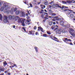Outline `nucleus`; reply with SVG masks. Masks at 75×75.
Segmentation results:
<instances>
[{"label": "nucleus", "mask_w": 75, "mask_h": 75, "mask_svg": "<svg viewBox=\"0 0 75 75\" xmlns=\"http://www.w3.org/2000/svg\"><path fill=\"white\" fill-rule=\"evenodd\" d=\"M14 67H17V64H15L14 65Z\"/></svg>", "instance_id": "obj_63"}, {"label": "nucleus", "mask_w": 75, "mask_h": 75, "mask_svg": "<svg viewBox=\"0 0 75 75\" xmlns=\"http://www.w3.org/2000/svg\"><path fill=\"white\" fill-rule=\"evenodd\" d=\"M7 9V8L5 9V10H4V11H5V12H7V11H8Z\"/></svg>", "instance_id": "obj_46"}, {"label": "nucleus", "mask_w": 75, "mask_h": 75, "mask_svg": "<svg viewBox=\"0 0 75 75\" xmlns=\"http://www.w3.org/2000/svg\"><path fill=\"white\" fill-rule=\"evenodd\" d=\"M73 37H75V33H73L71 35Z\"/></svg>", "instance_id": "obj_47"}, {"label": "nucleus", "mask_w": 75, "mask_h": 75, "mask_svg": "<svg viewBox=\"0 0 75 75\" xmlns=\"http://www.w3.org/2000/svg\"><path fill=\"white\" fill-rule=\"evenodd\" d=\"M5 70V69L4 68L3 66H0V71H1L2 72H4Z\"/></svg>", "instance_id": "obj_9"}, {"label": "nucleus", "mask_w": 75, "mask_h": 75, "mask_svg": "<svg viewBox=\"0 0 75 75\" xmlns=\"http://www.w3.org/2000/svg\"><path fill=\"white\" fill-rule=\"evenodd\" d=\"M51 16L52 17V18H58V16H56V14L55 13H53L51 14ZM54 16H55L54 17Z\"/></svg>", "instance_id": "obj_4"}, {"label": "nucleus", "mask_w": 75, "mask_h": 75, "mask_svg": "<svg viewBox=\"0 0 75 75\" xmlns=\"http://www.w3.org/2000/svg\"><path fill=\"white\" fill-rule=\"evenodd\" d=\"M24 32H26V30H25V27H23L22 28Z\"/></svg>", "instance_id": "obj_32"}, {"label": "nucleus", "mask_w": 75, "mask_h": 75, "mask_svg": "<svg viewBox=\"0 0 75 75\" xmlns=\"http://www.w3.org/2000/svg\"><path fill=\"white\" fill-rule=\"evenodd\" d=\"M47 20V19H45L43 20V22H45V21Z\"/></svg>", "instance_id": "obj_60"}, {"label": "nucleus", "mask_w": 75, "mask_h": 75, "mask_svg": "<svg viewBox=\"0 0 75 75\" xmlns=\"http://www.w3.org/2000/svg\"><path fill=\"white\" fill-rule=\"evenodd\" d=\"M44 16H45V13L44 12H43L42 14L41 15V17L43 18Z\"/></svg>", "instance_id": "obj_20"}, {"label": "nucleus", "mask_w": 75, "mask_h": 75, "mask_svg": "<svg viewBox=\"0 0 75 75\" xmlns=\"http://www.w3.org/2000/svg\"><path fill=\"white\" fill-rule=\"evenodd\" d=\"M59 30H60L61 33H62V28H60L59 29Z\"/></svg>", "instance_id": "obj_48"}, {"label": "nucleus", "mask_w": 75, "mask_h": 75, "mask_svg": "<svg viewBox=\"0 0 75 75\" xmlns=\"http://www.w3.org/2000/svg\"><path fill=\"white\" fill-rule=\"evenodd\" d=\"M38 31H40V29L41 32H42L43 33H44V31H43V29L42 28H41V27H38Z\"/></svg>", "instance_id": "obj_10"}, {"label": "nucleus", "mask_w": 75, "mask_h": 75, "mask_svg": "<svg viewBox=\"0 0 75 75\" xmlns=\"http://www.w3.org/2000/svg\"><path fill=\"white\" fill-rule=\"evenodd\" d=\"M35 31H32L31 35H34Z\"/></svg>", "instance_id": "obj_37"}, {"label": "nucleus", "mask_w": 75, "mask_h": 75, "mask_svg": "<svg viewBox=\"0 0 75 75\" xmlns=\"http://www.w3.org/2000/svg\"><path fill=\"white\" fill-rule=\"evenodd\" d=\"M27 20H29L30 19V17H29V16L27 17Z\"/></svg>", "instance_id": "obj_58"}, {"label": "nucleus", "mask_w": 75, "mask_h": 75, "mask_svg": "<svg viewBox=\"0 0 75 75\" xmlns=\"http://www.w3.org/2000/svg\"><path fill=\"white\" fill-rule=\"evenodd\" d=\"M19 18H20V17L18 16H16L15 18V21H17V20H18Z\"/></svg>", "instance_id": "obj_19"}, {"label": "nucleus", "mask_w": 75, "mask_h": 75, "mask_svg": "<svg viewBox=\"0 0 75 75\" xmlns=\"http://www.w3.org/2000/svg\"><path fill=\"white\" fill-rule=\"evenodd\" d=\"M34 2H35V3H37V0H33L32 1V3H34Z\"/></svg>", "instance_id": "obj_43"}, {"label": "nucleus", "mask_w": 75, "mask_h": 75, "mask_svg": "<svg viewBox=\"0 0 75 75\" xmlns=\"http://www.w3.org/2000/svg\"><path fill=\"white\" fill-rule=\"evenodd\" d=\"M21 15L23 17L25 16V13L24 12H22L21 13Z\"/></svg>", "instance_id": "obj_25"}, {"label": "nucleus", "mask_w": 75, "mask_h": 75, "mask_svg": "<svg viewBox=\"0 0 75 75\" xmlns=\"http://www.w3.org/2000/svg\"><path fill=\"white\" fill-rule=\"evenodd\" d=\"M43 4L45 6H48L49 4V3L48 2L47 0H45L43 1Z\"/></svg>", "instance_id": "obj_6"}, {"label": "nucleus", "mask_w": 75, "mask_h": 75, "mask_svg": "<svg viewBox=\"0 0 75 75\" xmlns=\"http://www.w3.org/2000/svg\"><path fill=\"white\" fill-rule=\"evenodd\" d=\"M47 7H52L51 5H49L47 6Z\"/></svg>", "instance_id": "obj_57"}, {"label": "nucleus", "mask_w": 75, "mask_h": 75, "mask_svg": "<svg viewBox=\"0 0 75 75\" xmlns=\"http://www.w3.org/2000/svg\"><path fill=\"white\" fill-rule=\"evenodd\" d=\"M64 27H66V28H69L70 27V25L69 24H67Z\"/></svg>", "instance_id": "obj_16"}, {"label": "nucleus", "mask_w": 75, "mask_h": 75, "mask_svg": "<svg viewBox=\"0 0 75 75\" xmlns=\"http://www.w3.org/2000/svg\"><path fill=\"white\" fill-rule=\"evenodd\" d=\"M62 3H63V4H67V2L65 1H62Z\"/></svg>", "instance_id": "obj_36"}, {"label": "nucleus", "mask_w": 75, "mask_h": 75, "mask_svg": "<svg viewBox=\"0 0 75 75\" xmlns=\"http://www.w3.org/2000/svg\"><path fill=\"white\" fill-rule=\"evenodd\" d=\"M55 27H56V25H53L52 26L51 28L52 30H54V28H55Z\"/></svg>", "instance_id": "obj_24"}, {"label": "nucleus", "mask_w": 75, "mask_h": 75, "mask_svg": "<svg viewBox=\"0 0 75 75\" xmlns=\"http://www.w3.org/2000/svg\"><path fill=\"white\" fill-rule=\"evenodd\" d=\"M32 4H33L34 6H37V3H34V2H32Z\"/></svg>", "instance_id": "obj_34"}, {"label": "nucleus", "mask_w": 75, "mask_h": 75, "mask_svg": "<svg viewBox=\"0 0 75 75\" xmlns=\"http://www.w3.org/2000/svg\"><path fill=\"white\" fill-rule=\"evenodd\" d=\"M41 1L40 2H38L37 3L38 5H39V4H40L41 3Z\"/></svg>", "instance_id": "obj_53"}, {"label": "nucleus", "mask_w": 75, "mask_h": 75, "mask_svg": "<svg viewBox=\"0 0 75 75\" xmlns=\"http://www.w3.org/2000/svg\"><path fill=\"white\" fill-rule=\"evenodd\" d=\"M15 14H16V15H18V14H20V11H16V12L15 13Z\"/></svg>", "instance_id": "obj_21"}, {"label": "nucleus", "mask_w": 75, "mask_h": 75, "mask_svg": "<svg viewBox=\"0 0 75 75\" xmlns=\"http://www.w3.org/2000/svg\"><path fill=\"white\" fill-rule=\"evenodd\" d=\"M10 70V69H8L7 70V71H5L4 73H8V71Z\"/></svg>", "instance_id": "obj_40"}, {"label": "nucleus", "mask_w": 75, "mask_h": 75, "mask_svg": "<svg viewBox=\"0 0 75 75\" xmlns=\"http://www.w3.org/2000/svg\"><path fill=\"white\" fill-rule=\"evenodd\" d=\"M7 75H11V73L9 72V73H8L7 74Z\"/></svg>", "instance_id": "obj_64"}, {"label": "nucleus", "mask_w": 75, "mask_h": 75, "mask_svg": "<svg viewBox=\"0 0 75 75\" xmlns=\"http://www.w3.org/2000/svg\"><path fill=\"white\" fill-rule=\"evenodd\" d=\"M67 7V8H66V11L62 10V11H63L65 13H66V12H67V11H69L67 13V14H68V15H69V14H71V13H72V12L73 11H72L71 10L68 9V7Z\"/></svg>", "instance_id": "obj_2"}, {"label": "nucleus", "mask_w": 75, "mask_h": 75, "mask_svg": "<svg viewBox=\"0 0 75 75\" xmlns=\"http://www.w3.org/2000/svg\"><path fill=\"white\" fill-rule=\"evenodd\" d=\"M52 7L53 8H55V7H57V6L56 4H53L52 5Z\"/></svg>", "instance_id": "obj_30"}, {"label": "nucleus", "mask_w": 75, "mask_h": 75, "mask_svg": "<svg viewBox=\"0 0 75 75\" xmlns=\"http://www.w3.org/2000/svg\"><path fill=\"white\" fill-rule=\"evenodd\" d=\"M4 10V8L2 7L1 9V11H3Z\"/></svg>", "instance_id": "obj_44"}, {"label": "nucleus", "mask_w": 75, "mask_h": 75, "mask_svg": "<svg viewBox=\"0 0 75 75\" xmlns=\"http://www.w3.org/2000/svg\"><path fill=\"white\" fill-rule=\"evenodd\" d=\"M29 5H30V7H33V5H32V4L30 3L29 4Z\"/></svg>", "instance_id": "obj_50"}, {"label": "nucleus", "mask_w": 75, "mask_h": 75, "mask_svg": "<svg viewBox=\"0 0 75 75\" xmlns=\"http://www.w3.org/2000/svg\"><path fill=\"white\" fill-rule=\"evenodd\" d=\"M56 6H57L56 7H59L60 8H61V10H64V11H66L67 9L66 8H67V6H65L64 5H62V6H59V5L58 4H56Z\"/></svg>", "instance_id": "obj_1"}, {"label": "nucleus", "mask_w": 75, "mask_h": 75, "mask_svg": "<svg viewBox=\"0 0 75 75\" xmlns=\"http://www.w3.org/2000/svg\"><path fill=\"white\" fill-rule=\"evenodd\" d=\"M70 31H72V32L74 31V30H73V29H72V28H71L70 29Z\"/></svg>", "instance_id": "obj_45"}, {"label": "nucleus", "mask_w": 75, "mask_h": 75, "mask_svg": "<svg viewBox=\"0 0 75 75\" xmlns=\"http://www.w3.org/2000/svg\"><path fill=\"white\" fill-rule=\"evenodd\" d=\"M28 22L27 21H26L25 22V23L26 24H27V25H29V24H30V23H28Z\"/></svg>", "instance_id": "obj_39"}, {"label": "nucleus", "mask_w": 75, "mask_h": 75, "mask_svg": "<svg viewBox=\"0 0 75 75\" xmlns=\"http://www.w3.org/2000/svg\"><path fill=\"white\" fill-rule=\"evenodd\" d=\"M47 12L49 14H52V13H53V12H52V11L51 10H47Z\"/></svg>", "instance_id": "obj_15"}, {"label": "nucleus", "mask_w": 75, "mask_h": 75, "mask_svg": "<svg viewBox=\"0 0 75 75\" xmlns=\"http://www.w3.org/2000/svg\"><path fill=\"white\" fill-rule=\"evenodd\" d=\"M41 36H42V37H48L47 35V34L45 33H44L43 34V35H41Z\"/></svg>", "instance_id": "obj_17"}, {"label": "nucleus", "mask_w": 75, "mask_h": 75, "mask_svg": "<svg viewBox=\"0 0 75 75\" xmlns=\"http://www.w3.org/2000/svg\"><path fill=\"white\" fill-rule=\"evenodd\" d=\"M8 18L9 20H11L13 18V17L11 15H10L8 16Z\"/></svg>", "instance_id": "obj_23"}, {"label": "nucleus", "mask_w": 75, "mask_h": 75, "mask_svg": "<svg viewBox=\"0 0 75 75\" xmlns=\"http://www.w3.org/2000/svg\"><path fill=\"white\" fill-rule=\"evenodd\" d=\"M53 3H54V1L51 2L49 3V4L51 5L52 4H53Z\"/></svg>", "instance_id": "obj_52"}, {"label": "nucleus", "mask_w": 75, "mask_h": 75, "mask_svg": "<svg viewBox=\"0 0 75 75\" xmlns=\"http://www.w3.org/2000/svg\"><path fill=\"white\" fill-rule=\"evenodd\" d=\"M2 4H3V2H0V6H1Z\"/></svg>", "instance_id": "obj_54"}, {"label": "nucleus", "mask_w": 75, "mask_h": 75, "mask_svg": "<svg viewBox=\"0 0 75 75\" xmlns=\"http://www.w3.org/2000/svg\"><path fill=\"white\" fill-rule=\"evenodd\" d=\"M22 19H23V18H21L18 19V23H21V21L22 20Z\"/></svg>", "instance_id": "obj_14"}, {"label": "nucleus", "mask_w": 75, "mask_h": 75, "mask_svg": "<svg viewBox=\"0 0 75 75\" xmlns=\"http://www.w3.org/2000/svg\"><path fill=\"white\" fill-rule=\"evenodd\" d=\"M55 30H56V34H58V32L59 30L57 28H56L55 29H54V31H55Z\"/></svg>", "instance_id": "obj_12"}, {"label": "nucleus", "mask_w": 75, "mask_h": 75, "mask_svg": "<svg viewBox=\"0 0 75 75\" xmlns=\"http://www.w3.org/2000/svg\"><path fill=\"white\" fill-rule=\"evenodd\" d=\"M4 74L3 72H2L1 74H0V75H4Z\"/></svg>", "instance_id": "obj_55"}, {"label": "nucleus", "mask_w": 75, "mask_h": 75, "mask_svg": "<svg viewBox=\"0 0 75 75\" xmlns=\"http://www.w3.org/2000/svg\"><path fill=\"white\" fill-rule=\"evenodd\" d=\"M59 19H60V18H57L56 19V20H57V21H59Z\"/></svg>", "instance_id": "obj_56"}, {"label": "nucleus", "mask_w": 75, "mask_h": 75, "mask_svg": "<svg viewBox=\"0 0 75 75\" xmlns=\"http://www.w3.org/2000/svg\"><path fill=\"white\" fill-rule=\"evenodd\" d=\"M47 36H48V37H51V36L50 35H47Z\"/></svg>", "instance_id": "obj_62"}, {"label": "nucleus", "mask_w": 75, "mask_h": 75, "mask_svg": "<svg viewBox=\"0 0 75 75\" xmlns=\"http://www.w3.org/2000/svg\"><path fill=\"white\" fill-rule=\"evenodd\" d=\"M52 21H51L49 22V25H52Z\"/></svg>", "instance_id": "obj_33"}, {"label": "nucleus", "mask_w": 75, "mask_h": 75, "mask_svg": "<svg viewBox=\"0 0 75 75\" xmlns=\"http://www.w3.org/2000/svg\"><path fill=\"white\" fill-rule=\"evenodd\" d=\"M21 23L22 24V26H23V27H24L25 25V24L24 23V21L23 20V19H22V20L21 21Z\"/></svg>", "instance_id": "obj_7"}, {"label": "nucleus", "mask_w": 75, "mask_h": 75, "mask_svg": "<svg viewBox=\"0 0 75 75\" xmlns=\"http://www.w3.org/2000/svg\"><path fill=\"white\" fill-rule=\"evenodd\" d=\"M8 4L7 2L4 3L3 4V7L4 8H8Z\"/></svg>", "instance_id": "obj_5"}, {"label": "nucleus", "mask_w": 75, "mask_h": 75, "mask_svg": "<svg viewBox=\"0 0 75 75\" xmlns=\"http://www.w3.org/2000/svg\"><path fill=\"white\" fill-rule=\"evenodd\" d=\"M61 32L59 30V32L58 34H61Z\"/></svg>", "instance_id": "obj_61"}, {"label": "nucleus", "mask_w": 75, "mask_h": 75, "mask_svg": "<svg viewBox=\"0 0 75 75\" xmlns=\"http://www.w3.org/2000/svg\"><path fill=\"white\" fill-rule=\"evenodd\" d=\"M67 44H69V45H72V42H71L70 43H67Z\"/></svg>", "instance_id": "obj_51"}, {"label": "nucleus", "mask_w": 75, "mask_h": 75, "mask_svg": "<svg viewBox=\"0 0 75 75\" xmlns=\"http://www.w3.org/2000/svg\"><path fill=\"white\" fill-rule=\"evenodd\" d=\"M40 6L42 9H44V8H45V6L44 5H43L42 4H40Z\"/></svg>", "instance_id": "obj_13"}, {"label": "nucleus", "mask_w": 75, "mask_h": 75, "mask_svg": "<svg viewBox=\"0 0 75 75\" xmlns=\"http://www.w3.org/2000/svg\"><path fill=\"white\" fill-rule=\"evenodd\" d=\"M8 64H10L11 65H13V63L12 62H9L8 63Z\"/></svg>", "instance_id": "obj_49"}, {"label": "nucleus", "mask_w": 75, "mask_h": 75, "mask_svg": "<svg viewBox=\"0 0 75 75\" xmlns=\"http://www.w3.org/2000/svg\"><path fill=\"white\" fill-rule=\"evenodd\" d=\"M62 33H65V30L62 29Z\"/></svg>", "instance_id": "obj_42"}, {"label": "nucleus", "mask_w": 75, "mask_h": 75, "mask_svg": "<svg viewBox=\"0 0 75 75\" xmlns=\"http://www.w3.org/2000/svg\"><path fill=\"white\" fill-rule=\"evenodd\" d=\"M52 8H51L50 7H48L47 10H52Z\"/></svg>", "instance_id": "obj_41"}, {"label": "nucleus", "mask_w": 75, "mask_h": 75, "mask_svg": "<svg viewBox=\"0 0 75 75\" xmlns=\"http://www.w3.org/2000/svg\"><path fill=\"white\" fill-rule=\"evenodd\" d=\"M17 10V8H15L13 9V12H15V11H16Z\"/></svg>", "instance_id": "obj_29"}, {"label": "nucleus", "mask_w": 75, "mask_h": 75, "mask_svg": "<svg viewBox=\"0 0 75 75\" xmlns=\"http://www.w3.org/2000/svg\"><path fill=\"white\" fill-rule=\"evenodd\" d=\"M32 31H30L28 32V33H28V34H29V35H31V33H32Z\"/></svg>", "instance_id": "obj_38"}, {"label": "nucleus", "mask_w": 75, "mask_h": 75, "mask_svg": "<svg viewBox=\"0 0 75 75\" xmlns=\"http://www.w3.org/2000/svg\"><path fill=\"white\" fill-rule=\"evenodd\" d=\"M64 22L63 21H61L59 23L60 24V25H63V24L64 23Z\"/></svg>", "instance_id": "obj_27"}, {"label": "nucleus", "mask_w": 75, "mask_h": 75, "mask_svg": "<svg viewBox=\"0 0 75 75\" xmlns=\"http://www.w3.org/2000/svg\"><path fill=\"white\" fill-rule=\"evenodd\" d=\"M34 49L35 50V51H36V52H38V49L37 48V47H35Z\"/></svg>", "instance_id": "obj_26"}, {"label": "nucleus", "mask_w": 75, "mask_h": 75, "mask_svg": "<svg viewBox=\"0 0 75 75\" xmlns=\"http://www.w3.org/2000/svg\"><path fill=\"white\" fill-rule=\"evenodd\" d=\"M7 16H4V22L6 23H8V20Z\"/></svg>", "instance_id": "obj_3"}, {"label": "nucleus", "mask_w": 75, "mask_h": 75, "mask_svg": "<svg viewBox=\"0 0 75 75\" xmlns=\"http://www.w3.org/2000/svg\"><path fill=\"white\" fill-rule=\"evenodd\" d=\"M3 64L4 65V67H6V65H8V64L7 63V62L6 61H5L4 62H3Z\"/></svg>", "instance_id": "obj_11"}, {"label": "nucleus", "mask_w": 75, "mask_h": 75, "mask_svg": "<svg viewBox=\"0 0 75 75\" xmlns=\"http://www.w3.org/2000/svg\"><path fill=\"white\" fill-rule=\"evenodd\" d=\"M34 30H36V29H37V27L35 26L34 28Z\"/></svg>", "instance_id": "obj_59"}, {"label": "nucleus", "mask_w": 75, "mask_h": 75, "mask_svg": "<svg viewBox=\"0 0 75 75\" xmlns=\"http://www.w3.org/2000/svg\"><path fill=\"white\" fill-rule=\"evenodd\" d=\"M67 24V22H63V25L65 27L66 25Z\"/></svg>", "instance_id": "obj_22"}, {"label": "nucleus", "mask_w": 75, "mask_h": 75, "mask_svg": "<svg viewBox=\"0 0 75 75\" xmlns=\"http://www.w3.org/2000/svg\"><path fill=\"white\" fill-rule=\"evenodd\" d=\"M70 16L71 18H73L74 17V15L73 14H71L70 15Z\"/></svg>", "instance_id": "obj_35"}, {"label": "nucleus", "mask_w": 75, "mask_h": 75, "mask_svg": "<svg viewBox=\"0 0 75 75\" xmlns=\"http://www.w3.org/2000/svg\"><path fill=\"white\" fill-rule=\"evenodd\" d=\"M67 2L68 4H71L72 2V1H67Z\"/></svg>", "instance_id": "obj_18"}, {"label": "nucleus", "mask_w": 75, "mask_h": 75, "mask_svg": "<svg viewBox=\"0 0 75 75\" xmlns=\"http://www.w3.org/2000/svg\"><path fill=\"white\" fill-rule=\"evenodd\" d=\"M63 41L65 42H66L67 41H70L71 42V40L69 39H68V38H65Z\"/></svg>", "instance_id": "obj_8"}, {"label": "nucleus", "mask_w": 75, "mask_h": 75, "mask_svg": "<svg viewBox=\"0 0 75 75\" xmlns=\"http://www.w3.org/2000/svg\"><path fill=\"white\" fill-rule=\"evenodd\" d=\"M46 33L47 34H49V35L51 34V33L50 31H47Z\"/></svg>", "instance_id": "obj_28"}, {"label": "nucleus", "mask_w": 75, "mask_h": 75, "mask_svg": "<svg viewBox=\"0 0 75 75\" xmlns=\"http://www.w3.org/2000/svg\"><path fill=\"white\" fill-rule=\"evenodd\" d=\"M2 16L1 14H0V20H2Z\"/></svg>", "instance_id": "obj_31"}]
</instances>
